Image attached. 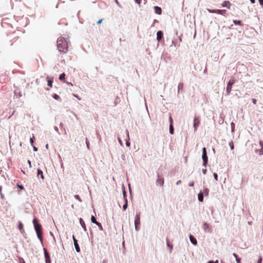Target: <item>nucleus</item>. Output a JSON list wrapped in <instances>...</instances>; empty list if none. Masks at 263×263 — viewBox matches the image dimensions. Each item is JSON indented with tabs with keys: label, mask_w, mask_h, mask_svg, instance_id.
<instances>
[{
	"label": "nucleus",
	"mask_w": 263,
	"mask_h": 263,
	"mask_svg": "<svg viewBox=\"0 0 263 263\" xmlns=\"http://www.w3.org/2000/svg\"><path fill=\"white\" fill-rule=\"evenodd\" d=\"M229 145H230V147L231 150H233L234 148V146L233 142L231 141V142H230Z\"/></svg>",
	"instance_id": "obj_40"
},
{
	"label": "nucleus",
	"mask_w": 263,
	"mask_h": 263,
	"mask_svg": "<svg viewBox=\"0 0 263 263\" xmlns=\"http://www.w3.org/2000/svg\"><path fill=\"white\" fill-rule=\"evenodd\" d=\"M200 124V119L199 117H195L194 119L193 127L194 132H196L199 125Z\"/></svg>",
	"instance_id": "obj_9"
},
{
	"label": "nucleus",
	"mask_w": 263,
	"mask_h": 263,
	"mask_svg": "<svg viewBox=\"0 0 263 263\" xmlns=\"http://www.w3.org/2000/svg\"><path fill=\"white\" fill-rule=\"evenodd\" d=\"M210 228H209V225L208 223L206 222H204V223L203 224V229L204 230V231H206V230L208 229H209Z\"/></svg>",
	"instance_id": "obj_26"
},
{
	"label": "nucleus",
	"mask_w": 263,
	"mask_h": 263,
	"mask_svg": "<svg viewBox=\"0 0 263 263\" xmlns=\"http://www.w3.org/2000/svg\"><path fill=\"white\" fill-rule=\"evenodd\" d=\"M0 195H1V198L3 199L4 198V195L2 193H1V194H0Z\"/></svg>",
	"instance_id": "obj_61"
},
{
	"label": "nucleus",
	"mask_w": 263,
	"mask_h": 263,
	"mask_svg": "<svg viewBox=\"0 0 263 263\" xmlns=\"http://www.w3.org/2000/svg\"><path fill=\"white\" fill-rule=\"evenodd\" d=\"M32 223L36 232V236L41 241L42 245L43 246V232L42 227L36 218H33Z\"/></svg>",
	"instance_id": "obj_1"
},
{
	"label": "nucleus",
	"mask_w": 263,
	"mask_h": 263,
	"mask_svg": "<svg viewBox=\"0 0 263 263\" xmlns=\"http://www.w3.org/2000/svg\"><path fill=\"white\" fill-rule=\"evenodd\" d=\"M262 257L260 256L259 257V258H258L257 262V263H261L262 262Z\"/></svg>",
	"instance_id": "obj_45"
},
{
	"label": "nucleus",
	"mask_w": 263,
	"mask_h": 263,
	"mask_svg": "<svg viewBox=\"0 0 263 263\" xmlns=\"http://www.w3.org/2000/svg\"><path fill=\"white\" fill-rule=\"evenodd\" d=\"M204 196L203 193L201 191L198 195V200L199 202H202L203 201Z\"/></svg>",
	"instance_id": "obj_21"
},
{
	"label": "nucleus",
	"mask_w": 263,
	"mask_h": 263,
	"mask_svg": "<svg viewBox=\"0 0 263 263\" xmlns=\"http://www.w3.org/2000/svg\"><path fill=\"white\" fill-rule=\"evenodd\" d=\"M169 121H170V125H173V120L171 117V116L169 117Z\"/></svg>",
	"instance_id": "obj_41"
},
{
	"label": "nucleus",
	"mask_w": 263,
	"mask_h": 263,
	"mask_svg": "<svg viewBox=\"0 0 263 263\" xmlns=\"http://www.w3.org/2000/svg\"><path fill=\"white\" fill-rule=\"evenodd\" d=\"M33 147V151L36 152L37 151V148L35 147L34 145H32Z\"/></svg>",
	"instance_id": "obj_53"
},
{
	"label": "nucleus",
	"mask_w": 263,
	"mask_h": 263,
	"mask_svg": "<svg viewBox=\"0 0 263 263\" xmlns=\"http://www.w3.org/2000/svg\"><path fill=\"white\" fill-rule=\"evenodd\" d=\"M114 1H115V2L117 4V5H118L119 7H120L122 8V7H121V5L120 4V3H119V2H118V0H114Z\"/></svg>",
	"instance_id": "obj_47"
},
{
	"label": "nucleus",
	"mask_w": 263,
	"mask_h": 263,
	"mask_svg": "<svg viewBox=\"0 0 263 263\" xmlns=\"http://www.w3.org/2000/svg\"><path fill=\"white\" fill-rule=\"evenodd\" d=\"M79 221H80V223L81 227L83 228L85 232H86L87 231V228H86V225L85 224L84 221L81 218H80Z\"/></svg>",
	"instance_id": "obj_18"
},
{
	"label": "nucleus",
	"mask_w": 263,
	"mask_h": 263,
	"mask_svg": "<svg viewBox=\"0 0 263 263\" xmlns=\"http://www.w3.org/2000/svg\"><path fill=\"white\" fill-rule=\"evenodd\" d=\"M59 80L61 81H63L65 79V73L64 72L61 73L59 76Z\"/></svg>",
	"instance_id": "obj_29"
},
{
	"label": "nucleus",
	"mask_w": 263,
	"mask_h": 263,
	"mask_svg": "<svg viewBox=\"0 0 263 263\" xmlns=\"http://www.w3.org/2000/svg\"><path fill=\"white\" fill-rule=\"evenodd\" d=\"M52 97H53L55 100H59L60 99V96H59L58 95L55 94V93H54V94L52 95Z\"/></svg>",
	"instance_id": "obj_33"
},
{
	"label": "nucleus",
	"mask_w": 263,
	"mask_h": 263,
	"mask_svg": "<svg viewBox=\"0 0 263 263\" xmlns=\"http://www.w3.org/2000/svg\"><path fill=\"white\" fill-rule=\"evenodd\" d=\"M16 186L20 189L21 190H23L24 189V187L22 184H20L18 183L16 184Z\"/></svg>",
	"instance_id": "obj_35"
},
{
	"label": "nucleus",
	"mask_w": 263,
	"mask_h": 263,
	"mask_svg": "<svg viewBox=\"0 0 263 263\" xmlns=\"http://www.w3.org/2000/svg\"><path fill=\"white\" fill-rule=\"evenodd\" d=\"M28 163L29 164V167H31V161L30 160H28Z\"/></svg>",
	"instance_id": "obj_56"
},
{
	"label": "nucleus",
	"mask_w": 263,
	"mask_h": 263,
	"mask_svg": "<svg viewBox=\"0 0 263 263\" xmlns=\"http://www.w3.org/2000/svg\"><path fill=\"white\" fill-rule=\"evenodd\" d=\"M86 144L87 146V147L88 149H89V142L87 138H86L85 140Z\"/></svg>",
	"instance_id": "obj_39"
},
{
	"label": "nucleus",
	"mask_w": 263,
	"mask_h": 263,
	"mask_svg": "<svg viewBox=\"0 0 263 263\" xmlns=\"http://www.w3.org/2000/svg\"><path fill=\"white\" fill-rule=\"evenodd\" d=\"M121 158L123 160H125V156L124 154H122L121 155Z\"/></svg>",
	"instance_id": "obj_54"
},
{
	"label": "nucleus",
	"mask_w": 263,
	"mask_h": 263,
	"mask_svg": "<svg viewBox=\"0 0 263 263\" xmlns=\"http://www.w3.org/2000/svg\"><path fill=\"white\" fill-rule=\"evenodd\" d=\"M124 201H125V203L123 205V210L124 211H125L128 207V201H127V200H126Z\"/></svg>",
	"instance_id": "obj_30"
},
{
	"label": "nucleus",
	"mask_w": 263,
	"mask_h": 263,
	"mask_svg": "<svg viewBox=\"0 0 263 263\" xmlns=\"http://www.w3.org/2000/svg\"><path fill=\"white\" fill-rule=\"evenodd\" d=\"M103 20V18L99 20L97 22V24L98 25L102 23V22Z\"/></svg>",
	"instance_id": "obj_52"
},
{
	"label": "nucleus",
	"mask_w": 263,
	"mask_h": 263,
	"mask_svg": "<svg viewBox=\"0 0 263 263\" xmlns=\"http://www.w3.org/2000/svg\"><path fill=\"white\" fill-rule=\"evenodd\" d=\"M37 177H40L42 179V180H44V175H43V171L40 169V168H38L37 170Z\"/></svg>",
	"instance_id": "obj_17"
},
{
	"label": "nucleus",
	"mask_w": 263,
	"mask_h": 263,
	"mask_svg": "<svg viewBox=\"0 0 263 263\" xmlns=\"http://www.w3.org/2000/svg\"><path fill=\"white\" fill-rule=\"evenodd\" d=\"M231 6V4L229 1H224L222 4V6L223 7L227 8L228 9H230Z\"/></svg>",
	"instance_id": "obj_19"
},
{
	"label": "nucleus",
	"mask_w": 263,
	"mask_h": 263,
	"mask_svg": "<svg viewBox=\"0 0 263 263\" xmlns=\"http://www.w3.org/2000/svg\"><path fill=\"white\" fill-rule=\"evenodd\" d=\"M48 146H48V144H46V145L45 147H46V148L47 149H48Z\"/></svg>",
	"instance_id": "obj_64"
},
{
	"label": "nucleus",
	"mask_w": 263,
	"mask_h": 263,
	"mask_svg": "<svg viewBox=\"0 0 263 263\" xmlns=\"http://www.w3.org/2000/svg\"><path fill=\"white\" fill-rule=\"evenodd\" d=\"M233 23L235 25H240V26H241L242 25V22L240 20H234Z\"/></svg>",
	"instance_id": "obj_32"
},
{
	"label": "nucleus",
	"mask_w": 263,
	"mask_h": 263,
	"mask_svg": "<svg viewBox=\"0 0 263 263\" xmlns=\"http://www.w3.org/2000/svg\"><path fill=\"white\" fill-rule=\"evenodd\" d=\"M166 246L169 249L170 253H171L173 249V245L170 242L168 239L166 238Z\"/></svg>",
	"instance_id": "obj_14"
},
{
	"label": "nucleus",
	"mask_w": 263,
	"mask_h": 263,
	"mask_svg": "<svg viewBox=\"0 0 263 263\" xmlns=\"http://www.w3.org/2000/svg\"><path fill=\"white\" fill-rule=\"evenodd\" d=\"M252 102L254 104H256L257 102V100L256 99L253 98L252 99Z\"/></svg>",
	"instance_id": "obj_48"
},
{
	"label": "nucleus",
	"mask_w": 263,
	"mask_h": 263,
	"mask_svg": "<svg viewBox=\"0 0 263 263\" xmlns=\"http://www.w3.org/2000/svg\"><path fill=\"white\" fill-rule=\"evenodd\" d=\"M213 176H214V179L215 180L217 181L218 180V175H217V174L216 173H214L213 174Z\"/></svg>",
	"instance_id": "obj_42"
},
{
	"label": "nucleus",
	"mask_w": 263,
	"mask_h": 263,
	"mask_svg": "<svg viewBox=\"0 0 263 263\" xmlns=\"http://www.w3.org/2000/svg\"><path fill=\"white\" fill-rule=\"evenodd\" d=\"M47 85L49 87H52V83H53V79L49 77H47Z\"/></svg>",
	"instance_id": "obj_20"
},
{
	"label": "nucleus",
	"mask_w": 263,
	"mask_h": 263,
	"mask_svg": "<svg viewBox=\"0 0 263 263\" xmlns=\"http://www.w3.org/2000/svg\"><path fill=\"white\" fill-rule=\"evenodd\" d=\"M72 239H73V243H74V246L76 251L78 253L80 252L81 250H80V247H79V243H78V240L75 238L74 235L72 236Z\"/></svg>",
	"instance_id": "obj_10"
},
{
	"label": "nucleus",
	"mask_w": 263,
	"mask_h": 263,
	"mask_svg": "<svg viewBox=\"0 0 263 263\" xmlns=\"http://www.w3.org/2000/svg\"><path fill=\"white\" fill-rule=\"evenodd\" d=\"M135 2L140 6L142 0H135Z\"/></svg>",
	"instance_id": "obj_44"
},
{
	"label": "nucleus",
	"mask_w": 263,
	"mask_h": 263,
	"mask_svg": "<svg viewBox=\"0 0 263 263\" xmlns=\"http://www.w3.org/2000/svg\"><path fill=\"white\" fill-rule=\"evenodd\" d=\"M183 88V83L182 82H180L178 85V96L180 93V92H182Z\"/></svg>",
	"instance_id": "obj_16"
},
{
	"label": "nucleus",
	"mask_w": 263,
	"mask_h": 263,
	"mask_svg": "<svg viewBox=\"0 0 263 263\" xmlns=\"http://www.w3.org/2000/svg\"><path fill=\"white\" fill-rule=\"evenodd\" d=\"M17 94L19 95L20 97L22 96V93L21 92H17Z\"/></svg>",
	"instance_id": "obj_62"
},
{
	"label": "nucleus",
	"mask_w": 263,
	"mask_h": 263,
	"mask_svg": "<svg viewBox=\"0 0 263 263\" xmlns=\"http://www.w3.org/2000/svg\"><path fill=\"white\" fill-rule=\"evenodd\" d=\"M91 221L92 223L96 224L97 226H98L99 229L101 231L103 230V227L101 223L97 221L96 217L92 215L91 217Z\"/></svg>",
	"instance_id": "obj_8"
},
{
	"label": "nucleus",
	"mask_w": 263,
	"mask_h": 263,
	"mask_svg": "<svg viewBox=\"0 0 263 263\" xmlns=\"http://www.w3.org/2000/svg\"><path fill=\"white\" fill-rule=\"evenodd\" d=\"M259 145H260V146L261 148L259 149V155H263V142L260 141H259Z\"/></svg>",
	"instance_id": "obj_23"
},
{
	"label": "nucleus",
	"mask_w": 263,
	"mask_h": 263,
	"mask_svg": "<svg viewBox=\"0 0 263 263\" xmlns=\"http://www.w3.org/2000/svg\"><path fill=\"white\" fill-rule=\"evenodd\" d=\"M118 140H119V142L120 144H121V145L123 146V143H122V142L121 139L120 138H119Z\"/></svg>",
	"instance_id": "obj_55"
},
{
	"label": "nucleus",
	"mask_w": 263,
	"mask_h": 263,
	"mask_svg": "<svg viewBox=\"0 0 263 263\" xmlns=\"http://www.w3.org/2000/svg\"><path fill=\"white\" fill-rule=\"evenodd\" d=\"M189 185L190 186H191V187L194 186V182L193 181V182H190Z\"/></svg>",
	"instance_id": "obj_51"
},
{
	"label": "nucleus",
	"mask_w": 263,
	"mask_h": 263,
	"mask_svg": "<svg viewBox=\"0 0 263 263\" xmlns=\"http://www.w3.org/2000/svg\"><path fill=\"white\" fill-rule=\"evenodd\" d=\"M235 127V123L234 122H231V130L232 132L234 131Z\"/></svg>",
	"instance_id": "obj_34"
},
{
	"label": "nucleus",
	"mask_w": 263,
	"mask_h": 263,
	"mask_svg": "<svg viewBox=\"0 0 263 263\" xmlns=\"http://www.w3.org/2000/svg\"><path fill=\"white\" fill-rule=\"evenodd\" d=\"M126 134L127 135V138H128V140H126V145L127 146H130V142L129 141V132L127 130H126Z\"/></svg>",
	"instance_id": "obj_24"
},
{
	"label": "nucleus",
	"mask_w": 263,
	"mask_h": 263,
	"mask_svg": "<svg viewBox=\"0 0 263 263\" xmlns=\"http://www.w3.org/2000/svg\"><path fill=\"white\" fill-rule=\"evenodd\" d=\"M157 179L156 180V185L160 186H163L164 184V179L159 174V173H157Z\"/></svg>",
	"instance_id": "obj_7"
},
{
	"label": "nucleus",
	"mask_w": 263,
	"mask_h": 263,
	"mask_svg": "<svg viewBox=\"0 0 263 263\" xmlns=\"http://www.w3.org/2000/svg\"><path fill=\"white\" fill-rule=\"evenodd\" d=\"M122 192H123V196L124 200L125 201L126 200H127V199L126 192L125 191V187H124V185H122Z\"/></svg>",
	"instance_id": "obj_22"
},
{
	"label": "nucleus",
	"mask_w": 263,
	"mask_h": 263,
	"mask_svg": "<svg viewBox=\"0 0 263 263\" xmlns=\"http://www.w3.org/2000/svg\"><path fill=\"white\" fill-rule=\"evenodd\" d=\"M202 151V159L203 161L202 165L206 167L208 163V157L207 155L206 148L205 147H203Z\"/></svg>",
	"instance_id": "obj_3"
},
{
	"label": "nucleus",
	"mask_w": 263,
	"mask_h": 263,
	"mask_svg": "<svg viewBox=\"0 0 263 263\" xmlns=\"http://www.w3.org/2000/svg\"><path fill=\"white\" fill-rule=\"evenodd\" d=\"M206 172H207V170L205 168H203L202 170V172L203 173V174H206Z\"/></svg>",
	"instance_id": "obj_50"
},
{
	"label": "nucleus",
	"mask_w": 263,
	"mask_h": 263,
	"mask_svg": "<svg viewBox=\"0 0 263 263\" xmlns=\"http://www.w3.org/2000/svg\"><path fill=\"white\" fill-rule=\"evenodd\" d=\"M54 130H55V131H57V132H58L59 129H58V127H57V126H54ZM59 133V134H60V133Z\"/></svg>",
	"instance_id": "obj_57"
},
{
	"label": "nucleus",
	"mask_w": 263,
	"mask_h": 263,
	"mask_svg": "<svg viewBox=\"0 0 263 263\" xmlns=\"http://www.w3.org/2000/svg\"><path fill=\"white\" fill-rule=\"evenodd\" d=\"M260 6L263 8V0H258Z\"/></svg>",
	"instance_id": "obj_49"
},
{
	"label": "nucleus",
	"mask_w": 263,
	"mask_h": 263,
	"mask_svg": "<svg viewBox=\"0 0 263 263\" xmlns=\"http://www.w3.org/2000/svg\"><path fill=\"white\" fill-rule=\"evenodd\" d=\"M169 131H170V133L171 135H173L174 134V128L173 125H170Z\"/></svg>",
	"instance_id": "obj_27"
},
{
	"label": "nucleus",
	"mask_w": 263,
	"mask_h": 263,
	"mask_svg": "<svg viewBox=\"0 0 263 263\" xmlns=\"http://www.w3.org/2000/svg\"><path fill=\"white\" fill-rule=\"evenodd\" d=\"M43 252L44 254L45 263H51V260L50 258V255L47 251V249L45 248H43Z\"/></svg>",
	"instance_id": "obj_6"
},
{
	"label": "nucleus",
	"mask_w": 263,
	"mask_h": 263,
	"mask_svg": "<svg viewBox=\"0 0 263 263\" xmlns=\"http://www.w3.org/2000/svg\"><path fill=\"white\" fill-rule=\"evenodd\" d=\"M202 192L203 193V195L208 196L209 195V190L208 188H204Z\"/></svg>",
	"instance_id": "obj_25"
},
{
	"label": "nucleus",
	"mask_w": 263,
	"mask_h": 263,
	"mask_svg": "<svg viewBox=\"0 0 263 263\" xmlns=\"http://www.w3.org/2000/svg\"><path fill=\"white\" fill-rule=\"evenodd\" d=\"M251 1V2L253 4L255 3V0H250Z\"/></svg>",
	"instance_id": "obj_63"
},
{
	"label": "nucleus",
	"mask_w": 263,
	"mask_h": 263,
	"mask_svg": "<svg viewBox=\"0 0 263 263\" xmlns=\"http://www.w3.org/2000/svg\"><path fill=\"white\" fill-rule=\"evenodd\" d=\"M236 261L237 263H241V259L239 257H236Z\"/></svg>",
	"instance_id": "obj_46"
},
{
	"label": "nucleus",
	"mask_w": 263,
	"mask_h": 263,
	"mask_svg": "<svg viewBox=\"0 0 263 263\" xmlns=\"http://www.w3.org/2000/svg\"><path fill=\"white\" fill-rule=\"evenodd\" d=\"M207 10L209 12L211 13H217L218 9H207Z\"/></svg>",
	"instance_id": "obj_31"
},
{
	"label": "nucleus",
	"mask_w": 263,
	"mask_h": 263,
	"mask_svg": "<svg viewBox=\"0 0 263 263\" xmlns=\"http://www.w3.org/2000/svg\"><path fill=\"white\" fill-rule=\"evenodd\" d=\"M74 198L78 200L80 202H82V200L79 195H74Z\"/></svg>",
	"instance_id": "obj_38"
},
{
	"label": "nucleus",
	"mask_w": 263,
	"mask_h": 263,
	"mask_svg": "<svg viewBox=\"0 0 263 263\" xmlns=\"http://www.w3.org/2000/svg\"><path fill=\"white\" fill-rule=\"evenodd\" d=\"M189 238H190V240L191 241V242L196 246L197 245V240L196 239V238L192 235H190L189 236Z\"/></svg>",
	"instance_id": "obj_13"
},
{
	"label": "nucleus",
	"mask_w": 263,
	"mask_h": 263,
	"mask_svg": "<svg viewBox=\"0 0 263 263\" xmlns=\"http://www.w3.org/2000/svg\"><path fill=\"white\" fill-rule=\"evenodd\" d=\"M218 262H219L218 260H216L215 261L211 260L208 261V263H218Z\"/></svg>",
	"instance_id": "obj_43"
},
{
	"label": "nucleus",
	"mask_w": 263,
	"mask_h": 263,
	"mask_svg": "<svg viewBox=\"0 0 263 263\" xmlns=\"http://www.w3.org/2000/svg\"><path fill=\"white\" fill-rule=\"evenodd\" d=\"M181 180H178V181H177L176 184L177 185H179V184H180L181 183Z\"/></svg>",
	"instance_id": "obj_58"
},
{
	"label": "nucleus",
	"mask_w": 263,
	"mask_h": 263,
	"mask_svg": "<svg viewBox=\"0 0 263 263\" xmlns=\"http://www.w3.org/2000/svg\"><path fill=\"white\" fill-rule=\"evenodd\" d=\"M154 9L155 13L159 14V15L161 14L162 9L160 7L155 6H154Z\"/></svg>",
	"instance_id": "obj_15"
},
{
	"label": "nucleus",
	"mask_w": 263,
	"mask_h": 263,
	"mask_svg": "<svg viewBox=\"0 0 263 263\" xmlns=\"http://www.w3.org/2000/svg\"><path fill=\"white\" fill-rule=\"evenodd\" d=\"M226 12H227V10H226L218 9L217 14L223 15L226 13Z\"/></svg>",
	"instance_id": "obj_28"
},
{
	"label": "nucleus",
	"mask_w": 263,
	"mask_h": 263,
	"mask_svg": "<svg viewBox=\"0 0 263 263\" xmlns=\"http://www.w3.org/2000/svg\"><path fill=\"white\" fill-rule=\"evenodd\" d=\"M233 255L236 258V257H238L237 254L236 253H233Z\"/></svg>",
	"instance_id": "obj_59"
},
{
	"label": "nucleus",
	"mask_w": 263,
	"mask_h": 263,
	"mask_svg": "<svg viewBox=\"0 0 263 263\" xmlns=\"http://www.w3.org/2000/svg\"><path fill=\"white\" fill-rule=\"evenodd\" d=\"M255 152L256 153H258V154H259V149H255Z\"/></svg>",
	"instance_id": "obj_60"
},
{
	"label": "nucleus",
	"mask_w": 263,
	"mask_h": 263,
	"mask_svg": "<svg viewBox=\"0 0 263 263\" xmlns=\"http://www.w3.org/2000/svg\"><path fill=\"white\" fill-rule=\"evenodd\" d=\"M57 47L58 49L60 52L66 53L68 51V41L67 39L64 37H61L57 40Z\"/></svg>",
	"instance_id": "obj_2"
},
{
	"label": "nucleus",
	"mask_w": 263,
	"mask_h": 263,
	"mask_svg": "<svg viewBox=\"0 0 263 263\" xmlns=\"http://www.w3.org/2000/svg\"><path fill=\"white\" fill-rule=\"evenodd\" d=\"M34 138H35L34 136V135H33L32 137L30 138V144L31 145H33Z\"/></svg>",
	"instance_id": "obj_36"
},
{
	"label": "nucleus",
	"mask_w": 263,
	"mask_h": 263,
	"mask_svg": "<svg viewBox=\"0 0 263 263\" xmlns=\"http://www.w3.org/2000/svg\"><path fill=\"white\" fill-rule=\"evenodd\" d=\"M236 80L233 78H231L227 83L226 87V95L229 96L232 90V85L235 83Z\"/></svg>",
	"instance_id": "obj_4"
},
{
	"label": "nucleus",
	"mask_w": 263,
	"mask_h": 263,
	"mask_svg": "<svg viewBox=\"0 0 263 263\" xmlns=\"http://www.w3.org/2000/svg\"><path fill=\"white\" fill-rule=\"evenodd\" d=\"M18 229L20 231L21 233L23 234L25 233V231L24 230V225L21 221H19L17 226Z\"/></svg>",
	"instance_id": "obj_12"
},
{
	"label": "nucleus",
	"mask_w": 263,
	"mask_h": 263,
	"mask_svg": "<svg viewBox=\"0 0 263 263\" xmlns=\"http://www.w3.org/2000/svg\"><path fill=\"white\" fill-rule=\"evenodd\" d=\"M19 263H26L24 259L22 257H18Z\"/></svg>",
	"instance_id": "obj_37"
},
{
	"label": "nucleus",
	"mask_w": 263,
	"mask_h": 263,
	"mask_svg": "<svg viewBox=\"0 0 263 263\" xmlns=\"http://www.w3.org/2000/svg\"><path fill=\"white\" fill-rule=\"evenodd\" d=\"M163 37V32L162 31H158L157 32V40L160 42Z\"/></svg>",
	"instance_id": "obj_11"
},
{
	"label": "nucleus",
	"mask_w": 263,
	"mask_h": 263,
	"mask_svg": "<svg viewBox=\"0 0 263 263\" xmlns=\"http://www.w3.org/2000/svg\"><path fill=\"white\" fill-rule=\"evenodd\" d=\"M135 230L138 231L140 230L139 226L140 224V214H137L135 218Z\"/></svg>",
	"instance_id": "obj_5"
}]
</instances>
